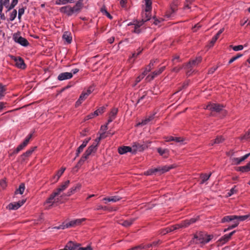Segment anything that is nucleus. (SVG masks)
I'll use <instances>...</instances> for the list:
<instances>
[{"mask_svg": "<svg viewBox=\"0 0 250 250\" xmlns=\"http://www.w3.org/2000/svg\"><path fill=\"white\" fill-rule=\"evenodd\" d=\"M83 0H79L75 5L71 7L70 5H66L62 7L60 9V12L66 15L67 16H71L73 15H77L81 12L83 7Z\"/></svg>", "mask_w": 250, "mask_h": 250, "instance_id": "obj_1", "label": "nucleus"}, {"mask_svg": "<svg viewBox=\"0 0 250 250\" xmlns=\"http://www.w3.org/2000/svg\"><path fill=\"white\" fill-rule=\"evenodd\" d=\"M197 219L195 218H191L189 220H185L180 224H177L170 227H167L164 229L161 230V234L165 235L167 233L171 232L174 230L179 229L180 228H187L190 225L195 223Z\"/></svg>", "mask_w": 250, "mask_h": 250, "instance_id": "obj_2", "label": "nucleus"}, {"mask_svg": "<svg viewBox=\"0 0 250 250\" xmlns=\"http://www.w3.org/2000/svg\"><path fill=\"white\" fill-rule=\"evenodd\" d=\"M145 2L146 8L145 11L142 14V20L144 23L145 22L149 21L151 18V11L152 9L151 0H144Z\"/></svg>", "mask_w": 250, "mask_h": 250, "instance_id": "obj_3", "label": "nucleus"}, {"mask_svg": "<svg viewBox=\"0 0 250 250\" xmlns=\"http://www.w3.org/2000/svg\"><path fill=\"white\" fill-rule=\"evenodd\" d=\"M59 194L57 193L55 190L50 195V196L46 199L44 203V205H48V208L52 207L54 204L59 202V198L57 197Z\"/></svg>", "mask_w": 250, "mask_h": 250, "instance_id": "obj_4", "label": "nucleus"}, {"mask_svg": "<svg viewBox=\"0 0 250 250\" xmlns=\"http://www.w3.org/2000/svg\"><path fill=\"white\" fill-rule=\"evenodd\" d=\"M213 237L212 235H208L203 232H200L195 235L194 238L197 239V242L206 244L209 242L213 238Z\"/></svg>", "mask_w": 250, "mask_h": 250, "instance_id": "obj_5", "label": "nucleus"}, {"mask_svg": "<svg viewBox=\"0 0 250 250\" xmlns=\"http://www.w3.org/2000/svg\"><path fill=\"white\" fill-rule=\"evenodd\" d=\"M172 168V167L165 166L162 167L152 168L147 171L148 175H150L155 172H159L160 174L164 173Z\"/></svg>", "mask_w": 250, "mask_h": 250, "instance_id": "obj_6", "label": "nucleus"}, {"mask_svg": "<svg viewBox=\"0 0 250 250\" xmlns=\"http://www.w3.org/2000/svg\"><path fill=\"white\" fill-rule=\"evenodd\" d=\"M144 24L143 21H134L132 22L129 23L127 25H133V29L132 32L134 33L139 34L142 32V29L141 27Z\"/></svg>", "mask_w": 250, "mask_h": 250, "instance_id": "obj_7", "label": "nucleus"}, {"mask_svg": "<svg viewBox=\"0 0 250 250\" xmlns=\"http://www.w3.org/2000/svg\"><path fill=\"white\" fill-rule=\"evenodd\" d=\"M223 107L224 106L222 104L209 103L204 108L211 111L219 112L223 109Z\"/></svg>", "mask_w": 250, "mask_h": 250, "instance_id": "obj_8", "label": "nucleus"}, {"mask_svg": "<svg viewBox=\"0 0 250 250\" xmlns=\"http://www.w3.org/2000/svg\"><path fill=\"white\" fill-rule=\"evenodd\" d=\"M13 40L23 46H27L29 45V42L24 38L20 36L19 34H14L13 36Z\"/></svg>", "mask_w": 250, "mask_h": 250, "instance_id": "obj_9", "label": "nucleus"}, {"mask_svg": "<svg viewBox=\"0 0 250 250\" xmlns=\"http://www.w3.org/2000/svg\"><path fill=\"white\" fill-rule=\"evenodd\" d=\"M26 200H22L17 202H13L10 203L6 207V208L11 210H16L20 208L25 202Z\"/></svg>", "mask_w": 250, "mask_h": 250, "instance_id": "obj_10", "label": "nucleus"}, {"mask_svg": "<svg viewBox=\"0 0 250 250\" xmlns=\"http://www.w3.org/2000/svg\"><path fill=\"white\" fill-rule=\"evenodd\" d=\"M13 60L15 62V65L17 67L24 69L26 68V65L23 60L20 57H14Z\"/></svg>", "mask_w": 250, "mask_h": 250, "instance_id": "obj_11", "label": "nucleus"}, {"mask_svg": "<svg viewBox=\"0 0 250 250\" xmlns=\"http://www.w3.org/2000/svg\"><path fill=\"white\" fill-rule=\"evenodd\" d=\"M85 220V218L77 219L72 220L65 224L66 228L73 227L81 225Z\"/></svg>", "mask_w": 250, "mask_h": 250, "instance_id": "obj_12", "label": "nucleus"}, {"mask_svg": "<svg viewBox=\"0 0 250 250\" xmlns=\"http://www.w3.org/2000/svg\"><path fill=\"white\" fill-rule=\"evenodd\" d=\"M166 69V66L160 67L158 70H156L152 72L150 74L147 76V79L149 81L152 80L155 77L160 75Z\"/></svg>", "mask_w": 250, "mask_h": 250, "instance_id": "obj_13", "label": "nucleus"}, {"mask_svg": "<svg viewBox=\"0 0 250 250\" xmlns=\"http://www.w3.org/2000/svg\"><path fill=\"white\" fill-rule=\"evenodd\" d=\"M90 155V154L88 153L86 151H85L84 153L83 154V156H82V157L81 158L80 160L76 164L75 168L79 169L81 167V166L84 164V162L89 158V156Z\"/></svg>", "mask_w": 250, "mask_h": 250, "instance_id": "obj_14", "label": "nucleus"}, {"mask_svg": "<svg viewBox=\"0 0 250 250\" xmlns=\"http://www.w3.org/2000/svg\"><path fill=\"white\" fill-rule=\"evenodd\" d=\"M80 244L74 243L72 241L68 242L65 246L64 250H76L80 246Z\"/></svg>", "mask_w": 250, "mask_h": 250, "instance_id": "obj_15", "label": "nucleus"}, {"mask_svg": "<svg viewBox=\"0 0 250 250\" xmlns=\"http://www.w3.org/2000/svg\"><path fill=\"white\" fill-rule=\"evenodd\" d=\"M118 110L117 108H113L109 113L108 119L107 120V124L112 122L116 117Z\"/></svg>", "mask_w": 250, "mask_h": 250, "instance_id": "obj_16", "label": "nucleus"}, {"mask_svg": "<svg viewBox=\"0 0 250 250\" xmlns=\"http://www.w3.org/2000/svg\"><path fill=\"white\" fill-rule=\"evenodd\" d=\"M70 184L69 180H66L64 182L62 183L55 191L58 193L59 195L60 193L63 191L65 189L69 186Z\"/></svg>", "mask_w": 250, "mask_h": 250, "instance_id": "obj_17", "label": "nucleus"}, {"mask_svg": "<svg viewBox=\"0 0 250 250\" xmlns=\"http://www.w3.org/2000/svg\"><path fill=\"white\" fill-rule=\"evenodd\" d=\"M73 75L72 73L70 72H63L60 73L58 76V80L59 81H63L65 80L70 79L72 78Z\"/></svg>", "mask_w": 250, "mask_h": 250, "instance_id": "obj_18", "label": "nucleus"}, {"mask_svg": "<svg viewBox=\"0 0 250 250\" xmlns=\"http://www.w3.org/2000/svg\"><path fill=\"white\" fill-rule=\"evenodd\" d=\"M202 57H197L195 59L191 60L188 62V63L187 64V67L188 68H189L190 67H192L197 65L199 63H200L202 61Z\"/></svg>", "mask_w": 250, "mask_h": 250, "instance_id": "obj_19", "label": "nucleus"}, {"mask_svg": "<svg viewBox=\"0 0 250 250\" xmlns=\"http://www.w3.org/2000/svg\"><path fill=\"white\" fill-rule=\"evenodd\" d=\"M65 167H62L60 170H59L56 175H55L51 179V181L53 183H56L59 180L60 177L63 173L65 170Z\"/></svg>", "mask_w": 250, "mask_h": 250, "instance_id": "obj_20", "label": "nucleus"}, {"mask_svg": "<svg viewBox=\"0 0 250 250\" xmlns=\"http://www.w3.org/2000/svg\"><path fill=\"white\" fill-rule=\"evenodd\" d=\"M155 60H151L148 65L145 68V70L142 73V78L145 76L146 75L148 72H149L152 68L154 67V63L155 62Z\"/></svg>", "mask_w": 250, "mask_h": 250, "instance_id": "obj_21", "label": "nucleus"}, {"mask_svg": "<svg viewBox=\"0 0 250 250\" xmlns=\"http://www.w3.org/2000/svg\"><path fill=\"white\" fill-rule=\"evenodd\" d=\"M250 155V152L241 158H233L232 159V163L234 165H239L242 162L246 160Z\"/></svg>", "mask_w": 250, "mask_h": 250, "instance_id": "obj_22", "label": "nucleus"}, {"mask_svg": "<svg viewBox=\"0 0 250 250\" xmlns=\"http://www.w3.org/2000/svg\"><path fill=\"white\" fill-rule=\"evenodd\" d=\"M132 148L129 146H123L118 147V152L121 154L123 155L127 152H131Z\"/></svg>", "mask_w": 250, "mask_h": 250, "instance_id": "obj_23", "label": "nucleus"}, {"mask_svg": "<svg viewBox=\"0 0 250 250\" xmlns=\"http://www.w3.org/2000/svg\"><path fill=\"white\" fill-rule=\"evenodd\" d=\"M155 114L150 115L149 116L146 117L145 119L142 120L141 122L139 123L137 125H144L147 124L149 122L153 120L154 118Z\"/></svg>", "mask_w": 250, "mask_h": 250, "instance_id": "obj_24", "label": "nucleus"}, {"mask_svg": "<svg viewBox=\"0 0 250 250\" xmlns=\"http://www.w3.org/2000/svg\"><path fill=\"white\" fill-rule=\"evenodd\" d=\"M82 185L80 183L77 184L75 186L72 187L67 192L66 195L69 196L74 194L77 190H79L81 188Z\"/></svg>", "mask_w": 250, "mask_h": 250, "instance_id": "obj_25", "label": "nucleus"}, {"mask_svg": "<svg viewBox=\"0 0 250 250\" xmlns=\"http://www.w3.org/2000/svg\"><path fill=\"white\" fill-rule=\"evenodd\" d=\"M36 147L31 148L30 149L27 150L25 152L23 153L21 156V159L23 161H25L26 158L31 156L33 151L36 149Z\"/></svg>", "mask_w": 250, "mask_h": 250, "instance_id": "obj_26", "label": "nucleus"}, {"mask_svg": "<svg viewBox=\"0 0 250 250\" xmlns=\"http://www.w3.org/2000/svg\"><path fill=\"white\" fill-rule=\"evenodd\" d=\"M157 150L160 155L163 156L164 158H167L168 157L169 151L167 149H162L161 147H159L157 149Z\"/></svg>", "mask_w": 250, "mask_h": 250, "instance_id": "obj_27", "label": "nucleus"}, {"mask_svg": "<svg viewBox=\"0 0 250 250\" xmlns=\"http://www.w3.org/2000/svg\"><path fill=\"white\" fill-rule=\"evenodd\" d=\"M132 147L135 148V151H142L147 147V146L143 145H141L137 142L134 143Z\"/></svg>", "mask_w": 250, "mask_h": 250, "instance_id": "obj_28", "label": "nucleus"}, {"mask_svg": "<svg viewBox=\"0 0 250 250\" xmlns=\"http://www.w3.org/2000/svg\"><path fill=\"white\" fill-rule=\"evenodd\" d=\"M236 217V215H228L224 217L221 221L222 223H224L226 222H229L232 221H235Z\"/></svg>", "mask_w": 250, "mask_h": 250, "instance_id": "obj_29", "label": "nucleus"}, {"mask_svg": "<svg viewBox=\"0 0 250 250\" xmlns=\"http://www.w3.org/2000/svg\"><path fill=\"white\" fill-rule=\"evenodd\" d=\"M62 39L68 43H70L72 41L71 33L69 32H65L62 36Z\"/></svg>", "mask_w": 250, "mask_h": 250, "instance_id": "obj_30", "label": "nucleus"}, {"mask_svg": "<svg viewBox=\"0 0 250 250\" xmlns=\"http://www.w3.org/2000/svg\"><path fill=\"white\" fill-rule=\"evenodd\" d=\"M107 106V105H106L105 106H103L99 107L94 112V115H95L96 116H98L99 115L102 114L105 112Z\"/></svg>", "mask_w": 250, "mask_h": 250, "instance_id": "obj_31", "label": "nucleus"}, {"mask_svg": "<svg viewBox=\"0 0 250 250\" xmlns=\"http://www.w3.org/2000/svg\"><path fill=\"white\" fill-rule=\"evenodd\" d=\"M211 175V173H210L209 174H208L206 173H202L200 175V178L201 179V181L200 182L201 184H204L205 182L208 181L209 177H210Z\"/></svg>", "mask_w": 250, "mask_h": 250, "instance_id": "obj_32", "label": "nucleus"}, {"mask_svg": "<svg viewBox=\"0 0 250 250\" xmlns=\"http://www.w3.org/2000/svg\"><path fill=\"white\" fill-rule=\"evenodd\" d=\"M97 149V145H95V144H93L87 148L85 151L91 154L92 153H95Z\"/></svg>", "mask_w": 250, "mask_h": 250, "instance_id": "obj_33", "label": "nucleus"}, {"mask_svg": "<svg viewBox=\"0 0 250 250\" xmlns=\"http://www.w3.org/2000/svg\"><path fill=\"white\" fill-rule=\"evenodd\" d=\"M25 189V185L24 183H21L20 185L19 188L17 189L15 191V194H17L20 193L21 194H22L24 192Z\"/></svg>", "mask_w": 250, "mask_h": 250, "instance_id": "obj_34", "label": "nucleus"}, {"mask_svg": "<svg viewBox=\"0 0 250 250\" xmlns=\"http://www.w3.org/2000/svg\"><path fill=\"white\" fill-rule=\"evenodd\" d=\"M100 11L104 15H105L107 17H108L110 19H112V16L109 14V13L107 11L106 7L104 5L102 6L100 9Z\"/></svg>", "mask_w": 250, "mask_h": 250, "instance_id": "obj_35", "label": "nucleus"}, {"mask_svg": "<svg viewBox=\"0 0 250 250\" xmlns=\"http://www.w3.org/2000/svg\"><path fill=\"white\" fill-rule=\"evenodd\" d=\"M6 90V86L3 85L1 83H0V100L5 96Z\"/></svg>", "mask_w": 250, "mask_h": 250, "instance_id": "obj_36", "label": "nucleus"}, {"mask_svg": "<svg viewBox=\"0 0 250 250\" xmlns=\"http://www.w3.org/2000/svg\"><path fill=\"white\" fill-rule=\"evenodd\" d=\"M134 221V219H130L129 220H125L120 224L124 227H128L131 226Z\"/></svg>", "mask_w": 250, "mask_h": 250, "instance_id": "obj_37", "label": "nucleus"}, {"mask_svg": "<svg viewBox=\"0 0 250 250\" xmlns=\"http://www.w3.org/2000/svg\"><path fill=\"white\" fill-rule=\"evenodd\" d=\"M7 186L6 179L4 178L0 180V190L5 189Z\"/></svg>", "mask_w": 250, "mask_h": 250, "instance_id": "obj_38", "label": "nucleus"}, {"mask_svg": "<svg viewBox=\"0 0 250 250\" xmlns=\"http://www.w3.org/2000/svg\"><path fill=\"white\" fill-rule=\"evenodd\" d=\"M239 170L243 172H248L250 171V162L245 166L240 167H239Z\"/></svg>", "mask_w": 250, "mask_h": 250, "instance_id": "obj_39", "label": "nucleus"}, {"mask_svg": "<svg viewBox=\"0 0 250 250\" xmlns=\"http://www.w3.org/2000/svg\"><path fill=\"white\" fill-rule=\"evenodd\" d=\"M230 238L229 237V236L227 234H225L224 236H223L219 240V242L220 243H222V244H225L228 242Z\"/></svg>", "mask_w": 250, "mask_h": 250, "instance_id": "obj_40", "label": "nucleus"}, {"mask_svg": "<svg viewBox=\"0 0 250 250\" xmlns=\"http://www.w3.org/2000/svg\"><path fill=\"white\" fill-rule=\"evenodd\" d=\"M17 15V11L16 9H14L10 13L9 21H14L15 19V18H16Z\"/></svg>", "mask_w": 250, "mask_h": 250, "instance_id": "obj_41", "label": "nucleus"}, {"mask_svg": "<svg viewBox=\"0 0 250 250\" xmlns=\"http://www.w3.org/2000/svg\"><path fill=\"white\" fill-rule=\"evenodd\" d=\"M88 97V95L85 93V91H83L82 93L81 94L79 100L77 102V103L80 102L81 103V102L84 100H85L86 98Z\"/></svg>", "mask_w": 250, "mask_h": 250, "instance_id": "obj_42", "label": "nucleus"}, {"mask_svg": "<svg viewBox=\"0 0 250 250\" xmlns=\"http://www.w3.org/2000/svg\"><path fill=\"white\" fill-rule=\"evenodd\" d=\"M25 147V145H23V143H21L18 146L16 149L13 151V154H17L19 151L22 150Z\"/></svg>", "mask_w": 250, "mask_h": 250, "instance_id": "obj_43", "label": "nucleus"}, {"mask_svg": "<svg viewBox=\"0 0 250 250\" xmlns=\"http://www.w3.org/2000/svg\"><path fill=\"white\" fill-rule=\"evenodd\" d=\"M236 219L234 221H238L239 223L240 221H243L246 220L248 218V215H243V216H237L236 215Z\"/></svg>", "mask_w": 250, "mask_h": 250, "instance_id": "obj_44", "label": "nucleus"}, {"mask_svg": "<svg viewBox=\"0 0 250 250\" xmlns=\"http://www.w3.org/2000/svg\"><path fill=\"white\" fill-rule=\"evenodd\" d=\"M177 6H178V2H173L170 4V8L172 12V13H174L175 11L177 10Z\"/></svg>", "mask_w": 250, "mask_h": 250, "instance_id": "obj_45", "label": "nucleus"}, {"mask_svg": "<svg viewBox=\"0 0 250 250\" xmlns=\"http://www.w3.org/2000/svg\"><path fill=\"white\" fill-rule=\"evenodd\" d=\"M195 0H186L184 9H186L190 8L189 5L191 4Z\"/></svg>", "mask_w": 250, "mask_h": 250, "instance_id": "obj_46", "label": "nucleus"}, {"mask_svg": "<svg viewBox=\"0 0 250 250\" xmlns=\"http://www.w3.org/2000/svg\"><path fill=\"white\" fill-rule=\"evenodd\" d=\"M239 225V222L238 221H234V226H230V225L226 229H225L224 230V232H226L229 230H230L232 229H234L238 226Z\"/></svg>", "mask_w": 250, "mask_h": 250, "instance_id": "obj_47", "label": "nucleus"}, {"mask_svg": "<svg viewBox=\"0 0 250 250\" xmlns=\"http://www.w3.org/2000/svg\"><path fill=\"white\" fill-rule=\"evenodd\" d=\"M214 140L216 144H219L223 142L225 140V139L222 136H218L214 139Z\"/></svg>", "mask_w": 250, "mask_h": 250, "instance_id": "obj_48", "label": "nucleus"}, {"mask_svg": "<svg viewBox=\"0 0 250 250\" xmlns=\"http://www.w3.org/2000/svg\"><path fill=\"white\" fill-rule=\"evenodd\" d=\"M33 133L29 134L25 138V139L23 142V145H25V146L28 145L30 140L32 137Z\"/></svg>", "mask_w": 250, "mask_h": 250, "instance_id": "obj_49", "label": "nucleus"}, {"mask_svg": "<svg viewBox=\"0 0 250 250\" xmlns=\"http://www.w3.org/2000/svg\"><path fill=\"white\" fill-rule=\"evenodd\" d=\"M230 47H232L233 50L235 51H237L239 50H241L243 49L244 47L242 45H239L234 46H232L230 45Z\"/></svg>", "mask_w": 250, "mask_h": 250, "instance_id": "obj_50", "label": "nucleus"}, {"mask_svg": "<svg viewBox=\"0 0 250 250\" xmlns=\"http://www.w3.org/2000/svg\"><path fill=\"white\" fill-rule=\"evenodd\" d=\"M122 197L118 196H114L110 197V202H116L120 201Z\"/></svg>", "mask_w": 250, "mask_h": 250, "instance_id": "obj_51", "label": "nucleus"}, {"mask_svg": "<svg viewBox=\"0 0 250 250\" xmlns=\"http://www.w3.org/2000/svg\"><path fill=\"white\" fill-rule=\"evenodd\" d=\"M250 138V131L249 130L243 136L241 137V140H247Z\"/></svg>", "mask_w": 250, "mask_h": 250, "instance_id": "obj_52", "label": "nucleus"}, {"mask_svg": "<svg viewBox=\"0 0 250 250\" xmlns=\"http://www.w3.org/2000/svg\"><path fill=\"white\" fill-rule=\"evenodd\" d=\"M24 10H25V9L23 7L20 8L19 9V10H18V19L19 20H20L21 19L22 15L24 14Z\"/></svg>", "mask_w": 250, "mask_h": 250, "instance_id": "obj_53", "label": "nucleus"}, {"mask_svg": "<svg viewBox=\"0 0 250 250\" xmlns=\"http://www.w3.org/2000/svg\"><path fill=\"white\" fill-rule=\"evenodd\" d=\"M55 3L57 5H65L67 3V0H57L55 1Z\"/></svg>", "mask_w": 250, "mask_h": 250, "instance_id": "obj_54", "label": "nucleus"}, {"mask_svg": "<svg viewBox=\"0 0 250 250\" xmlns=\"http://www.w3.org/2000/svg\"><path fill=\"white\" fill-rule=\"evenodd\" d=\"M236 186H235L233 188H232L228 193V195L229 196H230L234 193H236L237 191L236 189H235Z\"/></svg>", "mask_w": 250, "mask_h": 250, "instance_id": "obj_55", "label": "nucleus"}, {"mask_svg": "<svg viewBox=\"0 0 250 250\" xmlns=\"http://www.w3.org/2000/svg\"><path fill=\"white\" fill-rule=\"evenodd\" d=\"M107 209V208L106 206H103L102 205H98L97 206L95 210H106Z\"/></svg>", "mask_w": 250, "mask_h": 250, "instance_id": "obj_56", "label": "nucleus"}, {"mask_svg": "<svg viewBox=\"0 0 250 250\" xmlns=\"http://www.w3.org/2000/svg\"><path fill=\"white\" fill-rule=\"evenodd\" d=\"M94 87L93 86H90L88 88L86 91H85V93L88 96L94 91Z\"/></svg>", "mask_w": 250, "mask_h": 250, "instance_id": "obj_57", "label": "nucleus"}, {"mask_svg": "<svg viewBox=\"0 0 250 250\" xmlns=\"http://www.w3.org/2000/svg\"><path fill=\"white\" fill-rule=\"evenodd\" d=\"M94 117H96L95 115H94L93 113H91L90 114L87 115L84 118V121H87L89 119L93 118Z\"/></svg>", "mask_w": 250, "mask_h": 250, "instance_id": "obj_58", "label": "nucleus"}, {"mask_svg": "<svg viewBox=\"0 0 250 250\" xmlns=\"http://www.w3.org/2000/svg\"><path fill=\"white\" fill-rule=\"evenodd\" d=\"M91 138H88L85 139L83 142L82 144L81 145L83 148L86 146L87 144L90 140Z\"/></svg>", "mask_w": 250, "mask_h": 250, "instance_id": "obj_59", "label": "nucleus"}, {"mask_svg": "<svg viewBox=\"0 0 250 250\" xmlns=\"http://www.w3.org/2000/svg\"><path fill=\"white\" fill-rule=\"evenodd\" d=\"M202 25L199 23H197L192 28L193 32H195L198 29L201 27Z\"/></svg>", "mask_w": 250, "mask_h": 250, "instance_id": "obj_60", "label": "nucleus"}, {"mask_svg": "<svg viewBox=\"0 0 250 250\" xmlns=\"http://www.w3.org/2000/svg\"><path fill=\"white\" fill-rule=\"evenodd\" d=\"M217 66H213L209 69L208 71V73L210 74H213L217 69Z\"/></svg>", "mask_w": 250, "mask_h": 250, "instance_id": "obj_61", "label": "nucleus"}, {"mask_svg": "<svg viewBox=\"0 0 250 250\" xmlns=\"http://www.w3.org/2000/svg\"><path fill=\"white\" fill-rule=\"evenodd\" d=\"M83 148L80 146L76 150V157H78L81 152L83 151Z\"/></svg>", "mask_w": 250, "mask_h": 250, "instance_id": "obj_62", "label": "nucleus"}, {"mask_svg": "<svg viewBox=\"0 0 250 250\" xmlns=\"http://www.w3.org/2000/svg\"><path fill=\"white\" fill-rule=\"evenodd\" d=\"M78 250H92V249L90 246H87L86 247H78Z\"/></svg>", "mask_w": 250, "mask_h": 250, "instance_id": "obj_63", "label": "nucleus"}, {"mask_svg": "<svg viewBox=\"0 0 250 250\" xmlns=\"http://www.w3.org/2000/svg\"><path fill=\"white\" fill-rule=\"evenodd\" d=\"M131 250H142L143 249V247L141 245L133 247Z\"/></svg>", "mask_w": 250, "mask_h": 250, "instance_id": "obj_64", "label": "nucleus"}]
</instances>
